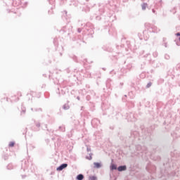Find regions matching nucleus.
<instances>
[{
	"label": "nucleus",
	"mask_w": 180,
	"mask_h": 180,
	"mask_svg": "<svg viewBox=\"0 0 180 180\" xmlns=\"http://www.w3.org/2000/svg\"><path fill=\"white\" fill-rule=\"evenodd\" d=\"M8 146H9V147H14L15 142H13V141L10 142Z\"/></svg>",
	"instance_id": "5"
},
{
	"label": "nucleus",
	"mask_w": 180,
	"mask_h": 180,
	"mask_svg": "<svg viewBox=\"0 0 180 180\" xmlns=\"http://www.w3.org/2000/svg\"><path fill=\"white\" fill-rule=\"evenodd\" d=\"M143 9H146V7L144 6H142Z\"/></svg>",
	"instance_id": "10"
},
{
	"label": "nucleus",
	"mask_w": 180,
	"mask_h": 180,
	"mask_svg": "<svg viewBox=\"0 0 180 180\" xmlns=\"http://www.w3.org/2000/svg\"><path fill=\"white\" fill-rule=\"evenodd\" d=\"M176 36H180V33H179V32L177 33V34H176Z\"/></svg>",
	"instance_id": "11"
},
{
	"label": "nucleus",
	"mask_w": 180,
	"mask_h": 180,
	"mask_svg": "<svg viewBox=\"0 0 180 180\" xmlns=\"http://www.w3.org/2000/svg\"><path fill=\"white\" fill-rule=\"evenodd\" d=\"M67 167H68V164H63L57 168V171H63V169L67 168Z\"/></svg>",
	"instance_id": "1"
},
{
	"label": "nucleus",
	"mask_w": 180,
	"mask_h": 180,
	"mask_svg": "<svg viewBox=\"0 0 180 180\" xmlns=\"http://www.w3.org/2000/svg\"><path fill=\"white\" fill-rule=\"evenodd\" d=\"M118 171L120 172L126 171V166H120L118 167Z\"/></svg>",
	"instance_id": "2"
},
{
	"label": "nucleus",
	"mask_w": 180,
	"mask_h": 180,
	"mask_svg": "<svg viewBox=\"0 0 180 180\" xmlns=\"http://www.w3.org/2000/svg\"><path fill=\"white\" fill-rule=\"evenodd\" d=\"M77 180H82V179H84V175H82V174L77 175Z\"/></svg>",
	"instance_id": "3"
},
{
	"label": "nucleus",
	"mask_w": 180,
	"mask_h": 180,
	"mask_svg": "<svg viewBox=\"0 0 180 180\" xmlns=\"http://www.w3.org/2000/svg\"><path fill=\"white\" fill-rule=\"evenodd\" d=\"M94 166L96 168H101V163L96 162L94 163Z\"/></svg>",
	"instance_id": "4"
},
{
	"label": "nucleus",
	"mask_w": 180,
	"mask_h": 180,
	"mask_svg": "<svg viewBox=\"0 0 180 180\" xmlns=\"http://www.w3.org/2000/svg\"><path fill=\"white\" fill-rule=\"evenodd\" d=\"M17 96H22V94H17Z\"/></svg>",
	"instance_id": "9"
},
{
	"label": "nucleus",
	"mask_w": 180,
	"mask_h": 180,
	"mask_svg": "<svg viewBox=\"0 0 180 180\" xmlns=\"http://www.w3.org/2000/svg\"><path fill=\"white\" fill-rule=\"evenodd\" d=\"M15 101H19V97H17V99Z\"/></svg>",
	"instance_id": "12"
},
{
	"label": "nucleus",
	"mask_w": 180,
	"mask_h": 180,
	"mask_svg": "<svg viewBox=\"0 0 180 180\" xmlns=\"http://www.w3.org/2000/svg\"><path fill=\"white\" fill-rule=\"evenodd\" d=\"M111 169H117L116 165H112Z\"/></svg>",
	"instance_id": "6"
},
{
	"label": "nucleus",
	"mask_w": 180,
	"mask_h": 180,
	"mask_svg": "<svg viewBox=\"0 0 180 180\" xmlns=\"http://www.w3.org/2000/svg\"><path fill=\"white\" fill-rule=\"evenodd\" d=\"M151 86V84H148V88H150Z\"/></svg>",
	"instance_id": "8"
},
{
	"label": "nucleus",
	"mask_w": 180,
	"mask_h": 180,
	"mask_svg": "<svg viewBox=\"0 0 180 180\" xmlns=\"http://www.w3.org/2000/svg\"><path fill=\"white\" fill-rule=\"evenodd\" d=\"M89 180H96V177H95V176H90L89 177Z\"/></svg>",
	"instance_id": "7"
}]
</instances>
